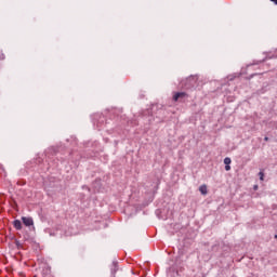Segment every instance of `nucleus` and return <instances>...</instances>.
Returning a JSON list of instances; mask_svg holds the SVG:
<instances>
[{
  "label": "nucleus",
  "mask_w": 277,
  "mask_h": 277,
  "mask_svg": "<svg viewBox=\"0 0 277 277\" xmlns=\"http://www.w3.org/2000/svg\"><path fill=\"white\" fill-rule=\"evenodd\" d=\"M185 98H189V95L185 92H176L173 94V101L175 103H184L185 102Z\"/></svg>",
  "instance_id": "nucleus-1"
},
{
  "label": "nucleus",
  "mask_w": 277,
  "mask_h": 277,
  "mask_svg": "<svg viewBox=\"0 0 277 277\" xmlns=\"http://www.w3.org/2000/svg\"><path fill=\"white\" fill-rule=\"evenodd\" d=\"M22 222H23V224H25L26 226H34V219H32V217L23 216V217H22Z\"/></svg>",
  "instance_id": "nucleus-2"
},
{
  "label": "nucleus",
  "mask_w": 277,
  "mask_h": 277,
  "mask_svg": "<svg viewBox=\"0 0 277 277\" xmlns=\"http://www.w3.org/2000/svg\"><path fill=\"white\" fill-rule=\"evenodd\" d=\"M13 226H14V228H16V230H21L23 228V223H21V221H18V220H15L13 222Z\"/></svg>",
  "instance_id": "nucleus-3"
},
{
  "label": "nucleus",
  "mask_w": 277,
  "mask_h": 277,
  "mask_svg": "<svg viewBox=\"0 0 277 277\" xmlns=\"http://www.w3.org/2000/svg\"><path fill=\"white\" fill-rule=\"evenodd\" d=\"M199 192H200V194H202V196H207V194H208L207 185H201L199 187Z\"/></svg>",
  "instance_id": "nucleus-4"
},
{
  "label": "nucleus",
  "mask_w": 277,
  "mask_h": 277,
  "mask_svg": "<svg viewBox=\"0 0 277 277\" xmlns=\"http://www.w3.org/2000/svg\"><path fill=\"white\" fill-rule=\"evenodd\" d=\"M224 163H225V166H230V163H232V160H230V158H225L224 159Z\"/></svg>",
  "instance_id": "nucleus-5"
},
{
  "label": "nucleus",
  "mask_w": 277,
  "mask_h": 277,
  "mask_svg": "<svg viewBox=\"0 0 277 277\" xmlns=\"http://www.w3.org/2000/svg\"><path fill=\"white\" fill-rule=\"evenodd\" d=\"M259 176H260V181H264V179H265V173H263V171H261V172L259 173Z\"/></svg>",
  "instance_id": "nucleus-6"
},
{
  "label": "nucleus",
  "mask_w": 277,
  "mask_h": 277,
  "mask_svg": "<svg viewBox=\"0 0 277 277\" xmlns=\"http://www.w3.org/2000/svg\"><path fill=\"white\" fill-rule=\"evenodd\" d=\"M198 78H196V76H192L188 78V81H197Z\"/></svg>",
  "instance_id": "nucleus-7"
},
{
  "label": "nucleus",
  "mask_w": 277,
  "mask_h": 277,
  "mask_svg": "<svg viewBox=\"0 0 277 277\" xmlns=\"http://www.w3.org/2000/svg\"><path fill=\"white\" fill-rule=\"evenodd\" d=\"M225 170H226V172H228L230 170V164H226Z\"/></svg>",
  "instance_id": "nucleus-8"
},
{
  "label": "nucleus",
  "mask_w": 277,
  "mask_h": 277,
  "mask_svg": "<svg viewBox=\"0 0 277 277\" xmlns=\"http://www.w3.org/2000/svg\"><path fill=\"white\" fill-rule=\"evenodd\" d=\"M0 60H5V54L0 53Z\"/></svg>",
  "instance_id": "nucleus-9"
},
{
  "label": "nucleus",
  "mask_w": 277,
  "mask_h": 277,
  "mask_svg": "<svg viewBox=\"0 0 277 277\" xmlns=\"http://www.w3.org/2000/svg\"><path fill=\"white\" fill-rule=\"evenodd\" d=\"M275 5H277V0H271Z\"/></svg>",
  "instance_id": "nucleus-10"
},
{
  "label": "nucleus",
  "mask_w": 277,
  "mask_h": 277,
  "mask_svg": "<svg viewBox=\"0 0 277 277\" xmlns=\"http://www.w3.org/2000/svg\"><path fill=\"white\" fill-rule=\"evenodd\" d=\"M264 140H265V142H267V140H269V138H268V137H265Z\"/></svg>",
  "instance_id": "nucleus-11"
},
{
  "label": "nucleus",
  "mask_w": 277,
  "mask_h": 277,
  "mask_svg": "<svg viewBox=\"0 0 277 277\" xmlns=\"http://www.w3.org/2000/svg\"><path fill=\"white\" fill-rule=\"evenodd\" d=\"M275 239H277V235H275Z\"/></svg>",
  "instance_id": "nucleus-12"
}]
</instances>
